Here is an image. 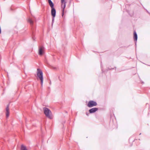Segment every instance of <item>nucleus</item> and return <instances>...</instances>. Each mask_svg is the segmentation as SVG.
<instances>
[{"instance_id":"1","label":"nucleus","mask_w":150,"mask_h":150,"mask_svg":"<svg viewBox=\"0 0 150 150\" xmlns=\"http://www.w3.org/2000/svg\"><path fill=\"white\" fill-rule=\"evenodd\" d=\"M37 75L38 78L40 80L41 85L42 86L43 83V73L42 71L39 69H37Z\"/></svg>"},{"instance_id":"2","label":"nucleus","mask_w":150,"mask_h":150,"mask_svg":"<svg viewBox=\"0 0 150 150\" xmlns=\"http://www.w3.org/2000/svg\"><path fill=\"white\" fill-rule=\"evenodd\" d=\"M43 110L44 113L46 117L50 119L52 118V112L49 109L44 108H43Z\"/></svg>"},{"instance_id":"3","label":"nucleus","mask_w":150,"mask_h":150,"mask_svg":"<svg viewBox=\"0 0 150 150\" xmlns=\"http://www.w3.org/2000/svg\"><path fill=\"white\" fill-rule=\"evenodd\" d=\"M65 0H61V7L62 9V16H63L65 8L66 7V2Z\"/></svg>"},{"instance_id":"4","label":"nucleus","mask_w":150,"mask_h":150,"mask_svg":"<svg viewBox=\"0 0 150 150\" xmlns=\"http://www.w3.org/2000/svg\"><path fill=\"white\" fill-rule=\"evenodd\" d=\"M97 105V103L96 102L93 100H90L89 101L87 104V106L89 108H91L96 106Z\"/></svg>"},{"instance_id":"5","label":"nucleus","mask_w":150,"mask_h":150,"mask_svg":"<svg viewBox=\"0 0 150 150\" xmlns=\"http://www.w3.org/2000/svg\"><path fill=\"white\" fill-rule=\"evenodd\" d=\"M44 52V48L43 47H40L39 48V54L40 55H42Z\"/></svg>"},{"instance_id":"6","label":"nucleus","mask_w":150,"mask_h":150,"mask_svg":"<svg viewBox=\"0 0 150 150\" xmlns=\"http://www.w3.org/2000/svg\"><path fill=\"white\" fill-rule=\"evenodd\" d=\"M98 110V109L97 108H93L90 109L89 110V112L90 113H92L95 112Z\"/></svg>"},{"instance_id":"7","label":"nucleus","mask_w":150,"mask_h":150,"mask_svg":"<svg viewBox=\"0 0 150 150\" xmlns=\"http://www.w3.org/2000/svg\"><path fill=\"white\" fill-rule=\"evenodd\" d=\"M6 115L7 117H8L9 116V105H8L6 108Z\"/></svg>"},{"instance_id":"8","label":"nucleus","mask_w":150,"mask_h":150,"mask_svg":"<svg viewBox=\"0 0 150 150\" xmlns=\"http://www.w3.org/2000/svg\"><path fill=\"white\" fill-rule=\"evenodd\" d=\"M56 10L54 8H51V15L53 17H55L56 16Z\"/></svg>"},{"instance_id":"9","label":"nucleus","mask_w":150,"mask_h":150,"mask_svg":"<svg viewBox=\"0 0 150 150\" xmlns=\"http://www.w3.org/2000/svg\"><path fill=\"white\" fill-rule=\"evenodd\" d=\"M48 3L51 8H54V4L51 0H48Z\"/></svg>"},{"instance_id":"10","label":"nucleus","mask_w":150,"mask_h":150,"mask_svg":"<svg viewBox=\"0 0 150 150\" xmlns=\"http://www.w3.org/2000/svg\"><path fill=\"white\" fill-rule=\"evenodd\" d=\"M28 22L30 23L31 25H33V20L30 18H29L28 19Z\"/></svg>"},{"instance_id":"11","label":"nucleus","mask_w":150,"mask_h":150,"mask_svg":"<svg viewBox=\"0 0 150 150\" xmlns=\"http://www.w3.org/2000/svg\"><path fill=\"white\" fill-rule=\"evenodd\" d=\"M134 40L137 41V33L135 31H134Z\"/></svg>"},{"instance_id":"12","label":"nucleus","mask_w":150,"mask_h":150,"mask_svg":"<svg viewBox=\"0 0 150 150\" xmlns=\"http://www.w3.org/2000/svg\"><path fill=\"white\" fill-rule=\"evenodd\" d=\"M21 150H27V149L25 146L23 145H22L21 148Z\"/></svg>"},{"instance_id":"13","label":"nucleus","mask_w":150,"mask_h":150,"mask_svg":"<svg viewBox=\"0 0 150 150\" xmlns=\"http://www.w3.org/2000/svg\"><path fill=\"white\" fill-rule=\"evenodd\" d=\"M55 17H53L52 18V23H53L54 21V18Z\"/></svg>"}]
</instances>
